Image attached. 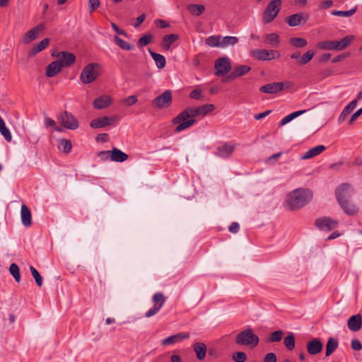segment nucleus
Returning <instances> with one entry per match:
<instances>
[{
    "instance_id": "bf43d9fd",
    "label": "nucleus",
    "mask_w": 362,
    "mask_h": 362,
    "mask_svg": "<svg viewBox=\"0 0 362 362\" xmlns=\"http://www.w3.org/2000/svg\"><path fill=\"white\" fill-rule=\"evenodd\" d=\"M111 27L118 35L127 37V33L124 30L120 29L115 23H111Z\"/></svg>"
},
{
    "instance_id": "9d476101",
    "label": "nucleus",
    "mask_w": 362,
    "mask_h": 362,
    "mask_svg": "<svg viewBox=\"0 0 362 362\" xmlns=\"http://www.w3.org/2000/svg\"><path fill=\"white\" fill-rule=\"evenodd\" d=\"M172 103L171 92H163L153 100V105L158 109L168 107Z\"/></svg>"
},
{
    "instance_id": "c85d7f7f",
    "label": "nucleus",
    "mask_w": 362,
    "mask_h": 362,
    "mask_svg": "<svg viewBox=\"0 0 362 362\" xmlns=\"http://www.w3.org/2000/svg\"><path fill=\"white\" fill-rule=\"evenodd\" d=\"M339 346L338 340L333 337H329L326 344L325 356L328 357L337 349Z\"/></svg>"
},
{
    "instance_id": "a211bd4d",
    "label": "nucleus",
    "mask_w": 362,
    "mask_h": 362,
    "mask_svg": "<svg viewBox=\"0 0 362 362\" xmlns=\"http://www.w3.org/2000/svg\"><path fill=\"white\" fill-rule=\"evenodd\" d=\"M235 148L234 144H225L223 146H218L216 149V155L219 157L227 158H229Z\"/></svg>"
},
{
    "instance_id": "e433bc0d",
    "label": "nucleus",
    "mask_w": 362,
    "mask_h": 362,
    "mask_svg": "<svg viewBox=\"0 0 362 362\" xmlns=\"http://www.w3.org/2000/svg\"><path fill=\"white\" fill-rule=\"evenodd\" d=\"M0 133L4 137V139L10 142L12 139V136L9 129L6 127L5 122L2 117L0 116Z\"/></svg>"
},
{
    "instance_id": "774afa93",
    "label": "nucleus",
    "mask_w": 362,
    "mask_h": 362,
    "mask_svg": "<svg viewBox=\"0 0 362 362\" xmlns=\"http://www.w3.org/2000/svg\"><path fill=\"white\" fill-rule=\"evenodd\" d=\"M189 97L192 99L199 100L203 97L202 92H191Z\"/></svg>"
},
{
    "instance_id": "4c0bfd02",
    "label": "nucleus",
    "mask_w": 362,
    "mask_h": 362,
    "mask_svg": "<svg viewBox=\"0 0 362 362\" xmlns=\"http://www.w3.org/2000/svg\"><path fill=\"white\" fill-rule=\"evenodd\" d=\"M238 42V38L234 36H226L221 39V47L235 45Z\"/></svg>"
},
{
    "instance_id": "473e14b6",
    "label": "nucleus",
    "mask_w": 362,
    "mask_h": 362,
    "mask_svg": "<svg viewBox=\"0 0 362 362\" xmlns=\"http://www.w3.org/2000/svg\"><path fill=\"white\" fill-rule=\"evenodd\" d=\"M250 70V68L246 65H240L235 67L228 76L229 78H233L235 77L241 76L247 74Z\"/></svg>"
},
{
    "instance_id": "423d86ee",
    "label": "nucleus",
    "mask_w": 362,
    "mask_h": 362,
    "mask_svg": "<svg viewBox=\"0 0 362 362\" xmlns=\"http://www.w3.org/2000/svg\"><path fill=\"white\" fill-rule=\"evenodd\" d=\"M281 6V0H272L269 2L263 14L265 23H271L278 15Z\"/></svg>"
},
{
    "instance_id": "49530a36",
    "label": "nucleus",
    "mask_w": 362,
    "mask_h": 362,
    "mask_svg": "<svg viewBox=\"0 0 362 362\" xmlns=\"http://www.w3.org/2000/svg\"><path fill=\"white\" fill-rule=\"evenodd\" d=\"M315 52L313 50H309L306 52L303 56L300 58V65H304L308 64L314 57Z\"/></svg>"
},
{
    "instance_id": "c9c22d12",
    "label": "nucleus",
    "mask_w": 362,
    "mask_h": 362,
    "mask_svg": "<svg viewBox=\"0 0 362 362\" xmlns=\"http://www.w3.org/2000/svg\"><path fill=\"white\" fill-rule=\"evenodd\" d=\"M303 20V15L299 13H296L291 15L286 18V22L288 23L289 26L294 27L300 25L301 21Z\"/></svg>"
},
{
    "instance_id": "338daca9",
    "label": "nucleus",
    "mask_w": 362,
    "mask_h": 362,
    "mask_svg": "<svg viewBox=\"0 0 362 362\" xmlns=\"http://www.w3.org/2000/svg\"><path fill=\"white\" fill-rule=\"evenodd\" d=\"M271 112H272V110H267V111H264L259 114L255 115L254 116V117L256 120H259V119H261L265 117L266 116L269 115L271 113Z\"/></svg>"
},
{
    "instance_id": "052dcab7",
    "label": "nucleus",
    "mask_w": 362,
    "mask_h": 362,
    "mask_svg": "<svg viewBox=\"0 0 362 362\" xmlns=\"http://www.w3.org/2000/svg\"><path fill=\"white\" fill-rule=\"evenodd\" d=\"M154 23L156 24V26L160 28H165L169 26V23L168 22L161 19L155 20Z\"/></svg>"
},
{
    "instance_id": "e2e57ef3",
    "label": "nucleus",
    "mask_w": 362,
    "mask_h": 362,
    "mask_svg": "<svg viewBox=\"0 0 362 362\" xmlns=\"http://www.w3.org/2000/svg\"><path fill=\"white\" fill-rule=\"evenodd\" d=\"M240 229V226L238 223L233 222L231 223V225L229 226L228 230L232 233H237Z\"/></svg>"
},
{
    "instance_id": "c03bdc74",
    "label": "nucleus",
    "mask_w": 362,
    "mask_h": 362,
    "mask_svg": "<svg viewBox=\"0 0 362 362\" xmlns=\"http://www.w3.org/2000/svg\"><path fill=\"white\" fill-rule=\"evenodd\" d=\"M284 344L288 350H293L295 347V337L293 334H289L284 339Z\"/></svg>"
},
{
    "instance_id": "39448f33",
    "label": "nucleus",
    "mask_w": 362,
    "mask_h": 362,
    "mask_svg": "<svg viewBox=\"0 0 362 362\" xmlns=\"http://www.w3.org/2000/svg\"><path fill=\"white\" fill-rule=\"evenodd\" d=\"M100 66L98 63H90L83 69L80 80L83 84L93 82L100 75Z\"/></svg>"
},
{
    "instance_id": "1a4fd4ad",
    "label": "nucleus",
    "mask_w": 362,
    "mask_h": 362,
    "mask_svg": "<svg viewBox=\"0 0 362 362\" xmlns=\"http://www.w3.org/2000/svg\"><path fill=\"white\" fill-rule=\"evenodd\" d=\"M297 88L291 81L268 83L260 87L259 90H284Z\"/></svg>"
},
{
    "instance_id": "5fc2aeb1",
    "label": "nucleus",
    "mask_w": 362,
    "mask_h": 362,
    "mask_svg": "<svg viewBox=\"0 0 362 362\" xmlns=\"http://www.w3.org/2000/svg\"><path fill=\"white\" fill-rule=\"evenodd\" d=\"M353 40H354V36L347 35V36L344 37V38H342L341 40H339L342 49H344L346 47H348L350 45V43L352 42Z\"/></svg>"
},
{
    "instance_id": "f257e3e1",
    "label": "nucleus",
    "mask_w": 362,
    "mask_h": 362,
    "mask_svg": "<svg viewBox=\"0 0 362 362\" xmlns=\"http://www.w3.org/2000/svg\"><path fill=\"white\" fill-rule=\"evenodd\" d=\"M214 110L215 106L212 104H206L199 107L191 106L187 107L172 119L173 124H178L175 129V132H180L190 127L196 122L195 117H204Z\"/></svg>"
},
{
    "instance_id": "cd10ccee",
    "label": "nucleus",
    "mask_w": 362,
    "mask_h": 362,
    "mask_svg": "<svg viewBox=\"0 0 362 362\" xmlns=\"http://www.w3.org/2000/svg\"><path fill=\"white\" fill-rule=\"evenodd\" d=\"M49 42V40L48 38L43 39L29 51L28 55L30 57L35 56L36 54L45 49L48 46Z\"/></svg>"
},
{
    "instance_id": "5701e85b",
    "label": "nucleus",
    "mask_w": 362,
    "mask_h": 362,
    "mask_svg": "<svg viewBox=\"0 0 362 362\" xmlns=\"http://www.w3.org/2000/svg\"><path fill=\"white\" fill-rule=\"evenodd\" d=\"M44 28V25L42 24H40L35 28H32L29 31H28L24 37V42L28 43L35 39L37 38L38 33L42 30Z\"/></svg>"
},
{
    "instance_id": "a18cd8bd",
    "label": "nucleus",
    "mask_w": 362,
    "mask_h": 362,
    "mask_svg": "<svg viewBox=\"0 0 362 362\" xmlns=\"http://www.w3.org/2000/svg\"><path fill=\"white\" fill-rule=\"evenodd\" d=\"M9 272L13 276L15 280L17 282H19L21 279V275L18 266L15 263H12L10 265Z\"/></svg>"
},
{
    "instance_id": "0eeeda50",
    "label": "nucleus",
    "mask_w": 362,
    "mask_h": 362,
    "mask_svg": "<svg viewBox=\"0 0 362 362\" xmlns=\"http://www.w3.org/2000/svg\"><path fill=\"white\" fill-rule=\"evenodd\" d=\"M152 301L153 306L145 313V317L147 318L155 315L159 312L165 303V298L162 293L157 292L153 296Z\"/></svg>"
},
{
    "instance_id": "c756f323",
    "label": "nucleus",
    "mask_w": 362,
    "mask_h": 362,
    "mask_svg": "<svg viewBox=\"0 0 362 362\" xmlns=\"http://www.w3.org/2000/svg\"><path fill=\"white\" fill-rule=\"evenodd\" d=\"M320 47L327 50H342L340 41H325L322 42Z\"/></svg>"
},
{
    "instance_id": "0e129e2a",
    "label": "nucleus",
    "mask_w": 362,
    "mask_h": 362,
    "mask_svg": "<svg viewBox=\"0 0 362 362\" xmlns=\"http://www.w3.org/2000/svg\"><path fill=\"white\" fill-rule=\"evenodd\" d=\"M110 152L111 151H102L98 153V156L102 159H107L108 158L110 159Z\"/></svg>"
},
{
    "instance_id": "69168bd1",
    "label": "nucleus",
    "mask_w": 362,
    "mask_h": 362,
    "mask_svg": "<svg viewBox=\"0 0 362 362\" xmlns=\"http://www.w3.org/2000/svg\"><path fill=\"white\" fill-rule=\"evenodd\" d=\"M362 114V107L357 111H356L349 120V124H352L354 121H355Z\"/></svg>"
},
{
    "instance_id": "aec40b11",
    "label": "nucleus",
    "mask_w": 362,
    "mask_h": 362,
    "mask_svg": "<svg viewBox=\"0 0 362 362\" xmlns=\"http://www.w3.org/2000/svg\"><path fill=\"white\" fill-rule=\"evenodd\" d=\"M21 217L22 224L24 226L28 227V226H31V224H32L31 212H30L29 208L25 204H23L21 206Z\"/></svg>"
},
{
    "instance_id": "393cba45",
    "label": "nucleus",
    "mask_w": 362,
    "mask_h": 362,
    "mask_svg": "<svg viewBox=\"0 0 362 362\" xmlns=\"http://www.w3.org/2000/svg\"><path fill=\"white\" fill-rule=\"evenodd\" d=\"M325 149L326 147L323 145L317 146L305 152V153L302 156L301 158L303 160L312 158L322 153Z\"/></svg>"
},
{
    "instance_id": "6e6d98bb",
    "label": "nucleus",
    "mask_w": 362,
    "mask_h": 362,
    "mask_svg": "<svg viewBox=\"0 0 362 362\" xmlns=\"http://www.w3.org/2000/svg\"><path fill=\"white\" fill-rule=\"evenodd\" d=\"M351 347L354 351H361L362 349V344L358 339H354L351 341Z\"/></svg>"
},
{
    "instance_id": "680f3d73",
    "label": "nucleus",
    "mask_w": 362,
    "mask_h": 362,
    "mask_svg": "<svg viewBox=\"0 0 362 362\" xmlns=\"http://www.w3.org/2000/svg\"><path fill=\"white\" fill-rule=\"evenodd\" d=\"M146 15L144 13L140 15L136 18L135 22L133 23L134 28H138L145 20Z\"/></svg>"
},
{
    "instance_id": "09e8293b",
    "label": "nucleus",
    "mask_w": 362,
    "mask_h": 362,
    "mask_svg": "<svg viewBox=\"0 0 362 362\" xmlns=\"http://www.w3.org/2000/svg\"><path fill=\"white\" fill-rule=\"evenodd\" d=\"M30 271L35 279V281L38 286H42V278L40 275V274L37 271V269L33 267H30Z\"/></svg>"
},
{
    "instance_id": "4be33fe9",
    "label": "nucleus",
    "mask_w": 362,
    "mask_h": 362,
    "mask_svg": "<svg viewBox=\"0 0 362 362\" xmlns=\"http://www.w3.org/2000/svg\"><path fill=\"white\" fill-rule=\"evenodd\" d=\"M112 103V98L108 95H102L93 101V106L95 109H104L108 107Z\"/></svg>"
},
{
    "instance_id": "37998d69",
    "label": "nucleus",
    "mask_w": 362,
    "mask_h": 362,
    "mask_svg": "<svg viewBox=\"0 0 362 362\" xmlns=\"http://www.w3.org/2000/svg\"><path fill=\"white\" fill-rule=\"evenodd\" d=\"M290 42L297 48L304 47L308 45L307 40L302 37H292L290 39Z\"/></svg>"
},
{
    "instance_id": "4d7b16f0",
    "label": "nucleus",
    "mask_w": 362,
    "mask_h": 362,
    "mask_svg": "<svg viewBox=\"0 0 362 362\" xmlns=\"http://www.w3.org/2000/svg\"><path fill=\"white\" fill-rule=\"evenodd\" d=\"M100 4V0H88V6L90 12L97 9Z\"/></svg>"
},
{
    "instance_id": "a19ab883",
    "label": "nucleus",
    "mask_w": 362,
    "mask_h": 362,
    "mask_svg": "<svg viewBox=\"0 0 362 362\" xmlns=\"http://www.w3.org/2000/svg\"><path fill=\"white\" fill-rule=\"evenodd\" d=\"M221 37L219 35H211L206 39V44L209 47H221Z\"/></svg>"
},
{
    "instance_id": "603ef678",
    "label": "nucleus",
    "mask_w": 362,
    "mask_h": 362,
    "mask_svg": "<svg viewBox=\"0 0 362 362\" xmlns=\"http://www.w3.org/2000/svg\"><path fill=\"white\" fill-rule=\"evenodd\" d=\"M233 359L235 362H245L247 359V355L244 352L238 351L233 355Z\"/></svg>"
},
{
    "instance_id": "4468645a",
    "label": "nucleus",
    "mask_w": 362,
    "mask_h": 362,
    "mask_svg": "<svg viewBox=\"0 0 362 362\" xmlns=\"http://www.w3.org/2000/svg\"><path fill=\"white\" fill-rule=\"evenodd\" d=\"M117 120V117L116 116H104L92 120L90 124V126L93 129L102 128L106 126L112 125Z\"/></svg>"
},
{
    "instance_id": "ea45409f",
    "label": "nucleus",
    "mask_w": 362,
    "mask_h": 362,
    "mask_svg": "<svg viewBox=\"0 0 362 362\" xmlns=\"http://www.w3.org/2000/svg\"><path fill=\"white\" fill-rule=\"evenodd\" d=\"M114 41L116 43V45L119 46V48H121L122 49L129 51L134 49L133 45L121 39L118 36L114 37Z\"/></svg>"
},
{
    "instance_id": "20e7f679",
    "label": "nucleus",
    "mask_w": 362,
    "mask_h": 362,
    "mask_svg": "<svg viewBox=\"0 0 362 362\" xmlns=\"http://www.w3.org/2000/svg\"><path fill=\"white\" fill-rule=\"evenodd\" d=\"M235 341L238 345L248 346L251 348L257 346L259 342V337L250 328L238 333Z\"/></svg>"
},
{
    "instance_id": "a878e982",
    "label": "nucleus",
    "mask_w": 362,
    "mask_h": 362,
    "mask_svg": "<svg viewBox=\"0 0 362 362\" xmlns=\"http://www.w3.org/2000/svg\"><path fill=\"white\" fill-rule=\"evenodd\" d=\"M63 67L60 65L59 62L57 60L50 63L46 69V75L48 77H52L61 71Z\"/></svg>"
},
{
    "instance_id": "2f4dec72",
    "label": "nucleus",
    "mask_w": 362,
    "mask_h": 362,
    "mask_svg": "<svg viewBox=\"0 0 362 362\" xmlns=\"http://www.w3.org/2000/svg\"><path fill=\"white\" fill-rule=\"evenodd\" d=\"M264 41L272 47H277L280 42L279 35L274 33L265 35Z\"/></svg>"
},
{
    "instance_id": "6e6552de",
    "label": "nucleus",
    "mask_w": 362,
    "mask_h": 362,
    "mask_svg": "<svg viewBox=\"0 0 362 362\" xmlns=\"http://www.w3.org/2000/svg\"><path fill=\"white\" fill-rule=\"evenodd\" d=\"M60 124L69 129H76L78 127L77 119L67 111L62 112L59 116Z\"/></svg>"
},
{
    "instance_id": "bb28decb",
    "label": "nucleus",
    "mask_w": 362,
    "mask_h": 362,
    "mask_svg": "<svg viewBox=\"0 0 362 362\" xmlns=\"http://www.w3.org/2000/svg\"><path fill=\"white\" fill-rule=\"evenodd\" d=\"M196 356L199 360L204 359L206 353V346L202 342H197L193 345Z\"/></svg>"
},
{
    "instance_id": "ddd939ff",
    "label": "nucleus",
    "mask_w": 362,
    "mask_h": 362,
    "mask_svg": "<svg viewBox=\"0 0 362 362\" xmlns=\"http://www.w3.org/2000/svg\"><path fill=\"white\" fill-rule=\"evenodd\" d=\"M315 226L320 230L329 231L337 227L338 222L329 217L324 216L316 219Z\"/></svg>"
},
{
    "instance_id": "412c9836",
    "label": "nucleus",
    "mask_w": 362,
    "mask_h": 362,
    "mask_svg": "<svg viewBox=\"0 0 362 362\" xmlns=\"http://www.w3.org/2000/svg\"><path fill=\"white\" fill-rule=\"evenodd\" d=\"M110 160L114 162L122 163L127 160L129 158L128 155L122 151L120 149L114 147L110 152Z\"/></svg>"
},
{
    "instance_id": "b1692460",
    "label": "nucleus",
    "mask_w": 362,
    "mask_h": 362,
    "mask_svg": "<svg viewBox=\"0 0 362 362\" xmlns=\"http://www.w3.org/2000/svg\"><path fill=\"white\" fill-rule=\"evenodd\" d=\"M362 98V92H360L358 95V97L356 99L353 100L351 103H349L342 110L339 119L340 121H343L345 117L354 110V109L356 107L357 104V100L358 98Z\"/></svg>"
},
{
    "instance_id": "3c124183",
    "label": "nucleus",
    "mask_w": 362,
    "mask_h": 362,
    "mask_svg": "<svg viewBox=\"0 0 362 362\" xmlns=\"http://www.w3.org/2000/svg\"><path fill=\"white\" fill-rule=\"evenodd\" d=\"M152 40L151 35L146 34L141 37L138 40V46L139 47H143L147 45H148Z\"/></svg>"
},
{
    "instance_id": "de8ad7c7",
    "label": "nucleus",
    "mask_w": 362,
    "mask_h": 362,
    "mask_svg": "<svg viewBox=\"0 0 362 362\" xmlns=\"http://www.w3.org/2000/svg\"><path fill=\"white\" fill-rule=\"evenodd\" d=\"M59 148H62L63 152L68 153L72 148L71 141L65 139H61L59 141Z\"/></svg>"
},
{
    "instance_id": "f8f14e48",
    "label": "nucleus",
    "mask_w": 362,
    "mask_h": 362,
    "mask_svg": "<svg viewBox=\"0 0 362 362\" xmlns=\"http://www.w3.org/2000/svg\"><path fill=\"white\" fill-rule=\"evenodd\" d=\"M230 69V62L228 57L218 59L215 63L216 74L222 76L227 74Z\"/></svg>"
},
{
    "instance_id": "58836bf2",
    "label": "nucleus",
    "mask_w": 362,
    "mask_h": 362,
    "mask_svg": "<svg viewBox=\"0 0 362 362\" xmlns=\"http://www.w3.org/2000/svg\"><path fill=\"white\" fill-rule=\"evenodd\" d=\"M187 10L193 15L200 16L205 11L204 5L201 4H189L187 6Z\"/></svg>"
},
{
    "instance_id": "79ce46f5",
    "label": "nucleus",
    "mask_w": 362,
    "mask_h": 362,
    "mask_svg": "<svg viewBox=\"0 0 362 362\" xmlns=\"http://www.w3.org/2000/svg\"><path fill=\"white\" fill-rule=\"evenodd\" d=\"M356 10H357L356 6L354 8H353L350 10H348V11L334 10L332 11V15L342 16V17H349V16H351L353 14H354L356 13Z\"/></svg>"
},
{
    "instance_id": "9b49d317",
    "label": "nucleus",
    "mask_w": 362,
    "mask_h": 362,
    "mask_svg": "<svg viewBox=\"0 0 362 362\" xmlns=\"http://www.w3.org/2000/svg\"><path fill=\"white\" fill-rule=\"evenodd\" d=\"M57 62L64 67H68L72 65L76 61V57L74 54L69 52H59L57 55Z\"/></svg>"
},
{
    "instance_id": "72a5a7b5",
    "label": "nucleus",
    "mask_w": 362,
    "mask_h": 362,
    "mask_svg": "<svg viewBox=\"0 0 362 362\" xmlns=\"http://www.w3.org/2000/svg\"><path fill=\"white\" fill-rule=\"evenodd\" d=\"M148 52L152 57L153 59L155 61L156 64L158 69H163L165 67L166 64L165 58L162 54L153 52L150 49H148Z\"/></svg>"
},
{
    "instance_id": "7c9ffc66",
    "label": "nucleus",
    "mask_w": 362,
    "mask_h": 362,
    "mask_svg": "<svg viewBox=\"0 0 362 362\" xmlns=\"http://www.w3.org/2000/svg\"><path fill=\"white\" fill-rule=\"evenodd\" d=\"M179 38L177 34H170L164 36L162 41V47L164 49L168 50L170 49L171 45L177 41Z\"/></svg>"
},
{
    "instance_id": "dca6fc26",
    "label": "nucleus",
    "mask_w": 362,
    "mask_h": 362,
    "mask_svg": "<svg viewBox=\"0 0 362 362\" xmlns=\"http://www.w3.org/2000/svg\"><path fill=\"white\" fill-rule=\"evenodd\" d=\"M323 348V344L319 338H313L306 344V349L309 354L316 355L320 354Z\"/></svg>"
},
{
    "instance_id": "2eb2a0df",
    "label": "nucleus",
    "mask_w": 362,
    "mask_h": 362,
    "mask_svg": "<svg viewBox=\"0 0 362 362\" xmlns=\"http://www.w3.org/2000/svg\"><path fill=\"white\" fill-rule=\"evenodd\" d=\"M254 57L259 60H272L279 56L277 52L268 49H255L252 52Z\"/></svg>"
},
{
    "instance_id": "6ab92c4d",
    "label": "nucleus",
    "mask_w": 362,
    "mask_h": 362,
    "mask_svg": "<svg viewBox=\"0 0 362 362\" xmlns=\"http://www.w3.org/2000/svg\"><path fill=\"white\" fill-rule=\"evenodd\" d=\"M188 338L189 334L187 333L180 332L164 339L162 341V344L164 346L173 344Z\"/></svg>"
},
{
    "instance_id": "8fccbe9b",
    "label": "nucleus",
    "mask_w": 362,
    "mask_h": 362,
    "mask_svg": "<svg viewBox=\"0 0 362 362\" xmlns=\"http://www.w3.org/2000/svg\"><path fill=\"white\" fill-rule=\"evenodd\" d=\"M284 333L281 330L272 332L268 339L269 342H279L282 339Z\"/></svg>"
},
{
    "instance_id": "13d9d810",
    "label": "nucleus",
    "mask_w": 362,
    "mask_h": 362,
    "mask_svg": "<svg viewBox=\"0 0 362 362\" xmlns=\"http://www.w3.org/2000/svg\"><path fill=\"white\" fill-rule=\"evenodd\" d=\"M277 358L274 353H269L264 357L263 362H276Z\"/></svg>"
},
{
    "instance_id": "f03ea898",
    "label": "nucleus",
    "mask_w": 362,
    "mask_h": 362,
    "mask_svg": "<svg viewBox=\"0 0 362 362\" xmlns=\"http://www.w3.org/2000/svg\"><path fill=\"white\" fill-rule=\"evenodd\" d=\"M312 199L310 189L298 188L287 194L286 207L290 211L298 210L307 205Z\"/></svg>"
},
{
    "instance_id": "f3484780",
    "label": "nucleus",
    "mask_w": 362,
    "mask_h": 362,
    "mask_svg": "<svg viewBox=\"0 0 362 362\" xmlns=\"http://www.w3.org/2000/svg\"><path fill=\"white\" fill-rule=\"evenodd\" d=\"M347 327L351 332H358L362 327V316L360 314L351 316L347 321Z\"/></svg>"
},
{
    "instance_id": "f704fd0d",
    "label": "nucleus",
    "mask_w": 362,
    "mask_h": 362,
    "mask_svg": "<svg viewBox=\"0 0 362 362\" xmlns=\"http://www.w3.org/2000/svg\"><path fill=\"white\" fill-rule=\"evenodd\" d=\"M306 111H307L306 110H298V111H296V112H293L288 115L287 116H286L281 120V122L279 123V126H284V125L286 124L287 123H288L293 119H295L297 117L305 113Z\"/></svg>"
},
{
    "instance_id": "864d4df0",
    "label": "nucleus",
    "mask_w": 362,
    "mask_h": 362,
    "mask_svg": "<svg viewBox=\"0 0 362 362\" xmlns=\"http://www.w3.org/2000/svg\"><path fill=\"white\" fill-rule=\"evenodd\" d=\"M137 102V96L136 95H131L129 96L124 100H122V104L127 106H131L135 104Z\"/></svg>"
},
{
    "instance_id": "7ed1b4c3",
    "label": "nucleus",
    "mask_w": 362,
    "mask_h": 362,
    "mask_svg": "<svg viewBox=\"0 0 362 362\" xmlns=\"http://www.w3.org/2000/svg\"><path fill=\"white\" fill-rule=\"evenodd\" d=\"M350 189L349 184L343 183L337 188L335 195L344 212L349 216H353L358 213V208L350 200L351 197Z\"/></svg>"
}]
</instances>
